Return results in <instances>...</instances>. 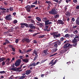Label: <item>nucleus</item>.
<instances>
[{"instance_id": "46", "label": "nucleus", "mask_w": 79, "mask_h": 79, "mask_svg": "<svg viewBox=\"0 0 79 79\" xmlns=\"http://www.w3.org/2000/svg\"><path fill=\"white\" fill-rule=\"evenodd\" d=\"M31 8H32L33 7H35V5H31Z\"/></svg>"}, {"instance_id": "57", "label": "nucleus", "mask_w": 79, "mask_h": 79, "mask_svg": "<svg viewBox=\"0 0 79 79\" xmlns=\"http://www.w3.org/2000/svg\"><path fill=\"white\" fill-rule=\"evenodd\" d=\"M12 50L13 52H15L16 51V50H15V49L14 48H12Z\"/></svg>"}, {"instance_id": "3", "label": "nucleus", "mask_w": 79, "mask_h": 79, "mask_svg": "<svg viewBox=\"0 0 79 79\" xmlns=\"http://www.w3.org/2000/svg\"><path fill=\"white\" fill-rule=\"evenodd\" d=\"M5 19L6 20H12V18H11V15H6L5 17Z\"/></svg>"}, {"instance_id": "25", "label": "nucleus", "mask_w": 79, "mask_h": 79, "mask_svg": "<svg viewBox=\"0 0 79 79\" xmlns=\"http://www.w3.org/2000/svg\"><path fill=\"white\" fill-rule=\"evenodd\" d=\"M56 42L57 43V44L58 45H61V41H57Z\"/></svg>"}, {"instance_id": "59", "label": "nucleus", "mask_w": 79, "mask_h": 79, "mask_svg": "<svg viewBox=\"0 0 79 79\" xmlns=\"http://www.w3.org/2000/svg\"><path fill=\"white\" fill-rule=\"evenodd\" d=\"M57 50H58V49L57 48H55L53 50V52H56L57 51Z\"/></svg>"}, {"instance_id": "9", "label": "nucleus", "mask_w": 79, "mask_h": 79, "mask_svg": "<svg viewBox=\"0 0 79 79\" xmlns=\"http://www.w3.org/2000/svg\"><path fill=\"white\" fill-rule=\"evenodd\" d=\"M64 37H65V38H70V35L67 34L65 35L64 36H63Z\"/></svg>"}, {"instance_id": "17", "label": "nucleus", "mask_w": 79, "mask_h": 79, "mask_svg": "<svg viewBox=\"0 0 79 79\" xmlns=\"http://www.w3.org/2000/svg\"><path fill=\"white\" fill-rule=\"evenodd\" d=\"M36 66V64H35V63H33L31 64H30L29 65V67H31V66Z\"/></svg>"}, {"instance_id": "33", "label": "nucleus", "mask_w": 79, "mask_h": 79, "mask_svg": "<svg viewBox=\"0 0 79 79\" xmlns=\"http://www.w3.org/2000/svg\"><path fill=\"white\" fill-rule=\"evenodd\" d=\"M5 41L6 42V44H10V41L8 40V39L5 40Z\"/></svg>"}, {"instance_id": "49", "label": "nucleus", "mask_w": 79, "mask_h": 79, "mask_svg": "<svg viewBox=\"0 0 79 79\" xmlns=\"http://www.w3.org/2000/svg\"><path fill=\"white\" fill-rule=\"evenodd\" d=\"M24 26H25L26 27H28V26H29V25L27 24L24 23Z\"/></svg>"}, {"instance_id": "24", "label": "nucleus", "mask_w": 79, "mask_h": 79, "mask_svg": "<svg viewBox=\"0 0 79 79\" xmlns=\"http://www.w3.org/2000/svg\"><path fill=\"white\" fill-rule=\"evenodd\" d=\"M38 52H37V51H36V50L35 49V50H34V51L33 52V53H34L35 55H36V56H37V55H37V53Z\"/></svg>"}, {"instance_id": "56", "label": "nucleus", "mask_w": 79, "mask_h": 79, "mask_svg": "<svg viewBox=\"0 0 79 79\" xmlns=\"http://www.w3.org/2000/svg\"><path fill=\"white\" fill-rule=\"evenodd\" d=\"M29 31L30 32H34V31L31 29H29Z\"/></svg>"}, {"instance_id": "20", "label": "nucleus", "mask_w": 79, "mask_h": 79, "mask_svg": "<svg viewBox=\"0 0 79 79\" xmlns=\"http://www.w3.org/2000/svg\"><path fill=\"white\" fill-rule=\"evenodd\" d=\"M53 45V46L55 48H57V47H58V45L56 42L54 43Z\"/></svg>"}, {"instance_id": "54", "label": "nucleus", "mask_w": 79, "mask_h": 79, "mask_svg": "<svg viewBox=\"0 0 79 79\" xmlns=\"http://www.w3.org/2000/svg\"><path fill=\"white\" fill-rule=\"evenodd\" d=\"M9 47H10V48H13V46L12 45H11V44H10L9 45Z\"/></svg>"}, {"instance_id": "1", "label": "nucleus", "mask_w": 79, "mask_h": 79, "mask_svg": "<svg viewBox=\"0 0 79 79\" xmlns=\"http://www.w3.org/2000/svg\"><path fill=\"white\" fill-rule=\"evenodd\" d=\"M21 60L19 59L17 60L15 63V66L17 67L18 66H19L20 65V64H21Z\"/></svg>"}, {"instance_id": "50", "label": "nucleus", "mask_w": 79, "mask_h": 79, "mask_svg": "<svg viewBox=\"0 0 79 79\" xmlns=\"http://www.w3.org/2000/svg\"><path fill=\"white\" fill-rule=\"evenodd\" d=\"M31 23H33V24H35V21L33 20H31Z\"/></svg>"}, {"instance_id": "11", "label": "nucleus", "mask_w": 79, "mask_h": 79, "mask_svg": "<svg viewBox=\"0 0 79 79\" xmlns=\"http://www.w3.org/2000/svg\"><path fill=\"white\" fill-rule=\"evenodd\" d=\"M58 23L61 24H64V22L61 19L58 20Z\"/></svg>"}, {"instance_id": "31", "label": "nucleus", "mask_w": 79, "mask_h": 79, "mask_svg": "<svg viewBox=\"0 0 79 79\" xmlns=\"http://www.w3.org/2000/svg\"><path fill=\"white\" fill-rule=\"evenodd\" d=\"M33 5H37V1L36 0L35 2H34L33 3H32Z\"/></svg>"}, {"instance_id": "61", "label": "nucleus", "mask_w": 79, "mask_h": 79, "mask_svg": "<svg viewBox=\"0 0 79 79\" xmlns=\"http://www.w3.org/2000/svg\"><path fill=\"white\" fill-rule=\"evenodd\" d=\"M7 60H8L7 61L8 63H7V64H8V63H9V62H10V60L9 58H7Z\"/></svg>"}, {"instance_id": "13", "label": "nucleus", "mask_w": 79, "mask_h": 79, "mask_svg": "<svg viewBox=\"0 0 79 79\" xmlns=\"http://www.w3.org/2000/svg\"><path fill=\"white\" fill-rule=\"evenodd\" d=\"M6 59V58L4 57H2L0 58V62H2V61H5V60Z\"/></svg>"}, {"instance_id": "15", "label": "nucleus", "mask_w": 79, "mask_h": 79, "mask_svg": "<svg viewBox=\"0 0 79 79\" xmlns=\"http://www.w3.org/2000/svg\"><path fill=\"white\" fill-rule=\"evenodd\" d=\"M25 8L27 9H31V7L30 5H27L26 6H25Z\"/></svg>"}, {"instance_id": "21", "label": "nucleus", "mask_w": 79, "mask_h": 79, "mask_svg": "<svg viewBox=\"0 0 79 79\" xmlns=\"http://www.w3.org/2000/svg\"><path fill=\"white\" fill-rule=\"evenodd\" d=\"M36 19L38 21H39L40 22L42 20V19H40V18L38 17H36Z\"/></svg>"}, {"instance_id": "42", "label": "nucleus", "mask_w": 79, "mask_h": 79, "mask_svg": "<svg viewBox=\"0 0 79 79\" xmlns=\"http://www.w3.org/2000/svg\"><path fill=\"white\" fill-rule=\"evenodd\" d=\"M67 6H66L64 7V11H65V12L67 11V9H68V8H67V7H66Z\"/></svg>"}, {"instance_id": "5", "label": "nucleus", "mask_w": 79, "mask_h": 79, "mask_svg": "<svg viewBox=\"0 0 79 79\" xmlns=\"http://www.w3.org/2000/svg\"><path fill=\"white\" fill-rule=\"evenodd\" d=\"M73 45L70 44L69 43H67L66 44H65L64 46V48H68L69 47H72Z\"/></svg>"}, {"instance_id": "64", "label": "nucleus", "mask_w": 79, "mask_h": 79, "mask_svg": "<svg viewBox=\"0 0 79 79\" xmlns=\"http://www.w3.org/2000/svg\"><path fill=\"white\" fill-rule=\"evenodd\" d=\"M26 10L27 11V12H29V13H30V12H31L30 9H26Z\"/></svg>"}, {"instance_id": "44", "label": "nucleus", "mask_w": 79, "mask_h": 79, "mask_svg": "<svg viewBox=\"0 0 79 79\" xmlns=\"http://www.w3.org/2000/svg\"><path fill=\"white\" fill-rule=\"evenodd\" d=\"M74 38H75V39H78V38H79V36L77 35H75Z\"/></svg>"}, {"instance_id": "34", "label": "nucleus", "mask_w": 79, "mask_h": 79, "mask_svg": "<svg viewBox=\"0 0 79 79\" xmlns=\"http://www.w3.org/2000/svg\"><path fill=\"white\" fill-rule=\"evenodd\" d=\"M35 56V57L34 58L33 61H35V60L37 59V58H38V55Z\"/></svg>"}, {"instance_id": "45", "label": "nucleus", "mask_w": 79, "mask_h": 79, "mask_svg": "<svg viewBox=\"0 0 79 79\" xmlns=\"http://www.w3.org/2000/svg\"><path fill=\"white\" fill-rule=\"evenodd\" d=\"M6 73V72L3 71H1L0 72V74H3L4 73Z\"/></svg>"}, {"instance_id": "58", "label": "nucleus", "mask_w": 79, "mask_h": 79, "mask_svg": "<svg viewBox=\"0 0 79 79\" xmlns=\"http://www.w3.org/2000/svg\"><path fill=\"white\" fill-rule=\"evenodd\" d=\"M77 27V25H76L75 26H73V29H75Z\"/></svg>"}, {"instance_id": "37", "label": "nucleus", "mask_w": 79, "mask_h": 79, "mask_svg": "<svg viewBox=\"0 0 79 79\" xmlns=\"http://www.w3.org/2000/svg\"><path fill=\"white\" fill-rule=\"evenodd\" d=\"M45 36V35H41L39 37V38H44Z\"/></svg>"}, {"instance_id": "48", "label": "nucleus", "mask_w": 79, "mask_h": 79, "mask_svg": "<svg viewBox=\"0 0 79 79\" xmlns=\"http://www.w3.org/2000/svg\"><path fill=\"white\" fill-rule=\"evenodd\" d=\"M58 61V60H55L54 62L52 64H53L54 65H55L56 63V61Z\"/></svg>"}, {"instance_id": "4", "label": "nucleus", "mask_w": 79, "mask_h": 79, "mask_svg": "<svg viewBox=\"0 0 79 79\" xmlns=\"http://www.w3.org/2000/svg\"><path fill=\"white\" fill-rule=\"evenodd\" d=\"M77 42V39H76L74 38L73 40V43L74 44H73V47H76V46H77V43H76Z\"/></svg>"}, {"instance_id": "29", "label": "nucleus", "mask_w": 79, "mask_h": 79, "mask_svg": "<svg viewBox=\"0 0 79 79\" xmlns=\"http://www.w3.org/2000/svg\"><path fill=\"white\" fill-rule=\"evenodd\" d=\"M70 37H71V38H74L75 37V35L74 34H71L70 35Z\"/></svg>"}, {"instance_id": "8", "label": "nucleus", "mask_w": 79, "mask_h": 79, "mask_svg": "<svg viewBox=\"0 0 79 79\" xmlns=\"http://www.w3.org/2000/svg\"><path fill=\"white\" fill-rule=\"evenodd\" d=\"M76 24V25H79V16L78 18L75 21Z\"/></svg>"}, {"instance_id": "36", "label": "nucleus", "mask_w": 79, "mask_h": 79, "mask_svg": "<svg viewBox=\"0 0 79 79\" xmlns=\"http://www.w3.org/2000/svg\"><path fill=\"white\" fill-rule=\"evenodd\" d=\"M9 10L10 11H14V10H13V8L12 7H11L10 8Z\"/></svg>"}, {"instance_id": "23", "label": "nucleus", "mask_w": 79, "mask_h": 79, "mask_svg": "<svg viewBox=\"0 0 79 79\" xmlns=\"http://www.w3.org/2000/svg\"><path fill=\"white\" fill-rule=\"evenodd\" d=\"M47 17H44L43 18L42 20L44 22H45V21H47Z\"/></svg>"}, {"instance_id": "41", "label": "nucleus", "mask_w": 79, "mask_h": 79, "mask_svg": "<svg viewBox=\"0 0 79 79\" xmlns=\"http://www.w3.org/2000/svg\"><path fill=\"white\" fill-rule=\"evenodd\" d=\"M56 54H57V53H55L53 55H51L50 56V57H52V56H54V55H56Z\"/></svg>"}, {"instance_id": "47", "label": "nucleus", "mask_w": 79, "mask_h": 79, "mask_svg": "<svg viewBox=\"0 0 79 79\" xmlns=\"http://www.w3.org/2000/svg\"><path fill=\"white\" fill-rule=\"evenodd\" d=\"M71 20L73 22H74V21H75V19L73 17L72 18Z\"/></svg>"}, {"instance_id": "22", "label": "nucleus", "mask_w": 79, "mask_h": 79, "mask_svg": "<svg viewBox=\"0 0 79 79\" xmlns=\"http://www.w3.org/2000/svg\"><path fill=\"white\" fill-rule=\"evenodd\" d=\"M60 36H61V34L60 33H59L58 34H56L55 35V37L57 38L59 37H60Z\"/></svg>"}, {"instance_id": "7", "label": "nucleus", "mask_w": 79, "mask_h": 79, "mask_svg": "<svg viewBox=\"0 0 79 79\" xmlns=\"http://www.w3.org/2000/svg\"><path fill=\"white\" fill-rule=\"evenodd\" d=\"M58 34V32H54L52 33H51V35H53V37H55V35L56 34Z\"/></svg>"}, {"instance_id": "6", "label": "nucleus", "mask_w": 79, "mask_h": 79, "mask_svg": "<svg viewBox=\"0 0 79 79\" xmlns=\"http://www.w3.org/2000/svg\"><path fill=\"white\" fill-rule=\"evenodd\" d=\"M50 20H47V21L45 22V25H49V24H52V22H49Z\"/></svg>"}, {"instance_id": "40", "label": "nucleus", "mask_w": 79, "mask_h": 79, "mask_svg": "<svg viewBox=\"0 0 79 79\" xmlns=\"http://www.w3.org/2000/svg\"><path fill=\"white\" fill-rule=\"evenodd\" d=\"M13 23L14 24H16V23H18V21H17L16 20H15L13 21Z\"/></svg>"}, {"instance_id": "19", "label": "nucleus", "mask_w": 79, "mask_h": 79, "mask_svg": "<svg viewBox=\"0 0 79 79\" xmlns=\"http://www.w3.org/2000/svg\"><path fill=\"white\" fill-rule=\"evenodd\" d=\"M65 15L67 16H70L71 14L70 13V12L69 11H67L65 14Z\"/></svg>"}, {"instance_id": "30", "label": "nucleus", "mask_w": 79, "mask_h": 79, "mask_svg": "<svg viewBox=\"0 0 79 79\" xmlns=\"http://www.w3.org/2000/svg\"><path fill=\"white\" fill-rule=\"evenodd\" d=\"M11 71H17V68H11Z\"/></svg>"}, {"instance_id": "55", "label": "nucleus", "mask_w": 79, "mask_h": 79, "mask_svg": "<svg viewBox=\"0 0 79 79\" xmlns=\"http://www.w3.org/2000/svg\"><path fill=\"white\" fill-rule=\"evenodd\" d=\"M5 64V61H3L2 63V66H4Z\"/></svg>"}, {"instance_id": "27", "label": "nucleus", "mask_w": 79, "mask_h": 79, "mask_svg": "<svg viewBox=\"0 0 79 79\" xmlns=\"http://www.w3.org/2000/svg\"><path fill=\"white\" fill-rule=\"evenodd\" d=\"M40 26L41 27H44V23H40Z\"/></svg>"}, {"instance_id": "32", "label": "nucleus", "mask_w": 79, "mask_h": 79, "mask_svg": "<svg viewBox=\"0 0 79 79\" xmlns=\"http://www.w3.org/2000/svg\"><path fill=\"white\" fill-rule=\"evenodd\" d=\"M60 17V15L58 14H57L54 16V18H59Z\"/></svg>"}, {"instance_id": "60", "label": "nucleus", "mask_w": 79, "mask_h": 79, "mask_svg": "<svg viewBox=\"0 0 79 79\" xmlns=\"http://www.w3.org/2000/svg\"><path fill=\"white\" fill-rule=\"evenodd\" d=\"M33 43H34V44H37V42L36 41V40H33Z\"/></svg>"}, {"instance_id": "51", "label": "nucleus", "mask_w": 79, "mask_h": 79, "mask_svg": "<svg viewBox=\"0 0 79 79\" xmlns=\"http://www.w3.org/2000/svg\"><path fill=\"white\" fill-rule=\"evenodd\" d=\"M71 0H66V2H67V3H68L69 2H71Z\"/></svg>"}, {"instance_id": "35", "label": "nucleus", "mask_w": 79, "mask_h": 79, "mask_svg": "<svg viewBox=\"0 0 79 79\" xmlns=\"http://www.w3.org/2000/svg\"><path fill=\"white\" fill-rule=\"evenodd\" d=\"M22 42L23 43H24L25 42H26V38H24L22 40Z\"/></svg>"}, {"instance_id": "62", "label": "nucleus", "mask_w": 79, "mask_h": 79, "mask_svg": "<svg viewBox=\"0 0 79 79\" xmlns=\"http://www.w3.org/2000/svg\"><path fill=\"white\" fill-rule=\"evenodd\" d=\"M36 35H37V33H35L33 34L32 36L33 37H35Z\"/></svg>"}, {"instance_id": "43", "label": "nucleus", "mask_w": 79, "mask_h": 79, "mask_svg": "<svg viewBox=\"0 0 79 79\" xmlns=\"http://www.w3.org/2000/svg\"><path fill=\"white\" fill-rule=\"evenodd\" d=\"M32 49H28V50L26 51V53H29V52H30L31 51Z\"/></svg>"}, {"instance_id": "63", "label": "nucleus", "mask_w": 79, "mask_h": 79, "mask_svg": "<svg viewBox=\"0 0 79 79\" xmlns=\"http://www.w3.org/2000/svg\"><path fill=\"white\" fill-rule=\"evenodd\" d=\"M76 9H77V10H79V5L77 6L76 7Z\"/></svg>"}, {"instance_id": "10", "label": "nucleus", "mask_w": 79, "mask_h": 79, "mask_svg": "<svg viewBox=\"0 0 79 79\" xmlns=\"http://www.w3.org/2000/svg\"><path fill=\"white\" fill-rule=\"evenodd\" d=\"M26 74L27 75H28V74H29L31 73V71L30 70H27L26 71Z\"/></svg>"}, {"instance_id": "14", "label": "nucleus", "mask_w": 79, "mask_h": 79, "mask_svg": "<svg viewBox=\"0 0 79 79\" xmlns=\"http://www.w3.org/2000/svg\"><path fill=\"white\" fill-rule=\"evenodd\" d=\"M49 26V25H45V27L44 29V31H47V30Z\"/></svg>"}, {"instance_id": "39", "label": "nucleus", "mask_w": 79, "mask_h": 79, "mask_svg": "<svg viewBox=\"0 0 79 79\" xmlns=\"http://www.w3.org/2000/svg\"><path fill=\"white\" fill-rule=\"evenodd\" d=\"M54 60H52L49 63V64H53V63Z\"/></svg>"}, {"instance_id": "38", "label": "nucleus", "mask_w": 79, "mask_h": 79, "mask_svg": "<svg viewBox=\"0 0 79 79\" xmlns=\"http://www.w3.org/2000/svg\"><path fill=\"white\" fill-rule=\"evenodd\" d=\"M73 34H77L78 32L77 30H76L73 31Z\"/></svg>"}, {"instance_id": "26", "label": "nucleus", "mask_w": 79, "mask_h": 79, "mask_svg": "<svg viewBox=\"0 0 79 79\" xmlns=\"http://www.w3.org/2000/svg\"><path fill=\"white\" fill-rule=\"evenodd\" d=\"M29 27L30 28L32 29H35V27L34 26H29Z\"/></svg>"}, {"instance_id": "52", "label": "nucleus", "mask_w": 79, "mask_h": 79, "mask_svg": "<svg viewBox=\"0 0 79 79\" xmlns=\"http://www.w3.org/2000/svg\"><path fill=\"white\" fill-rule=\"evenodd\" d=\"M15 43L16 44H18V42H19V40L18 39H16L15 40Z\"/></svg>"}, {"instance_id": "2", "label": "nucleus", "mask_w": 79, "mask_h": 79, "mask_svg": "<svg viewBox=\"0 0 79 79\" xmlns=\"http://www.w3.org/2000/svg\"><path fill=\"white\" fill-rule=\"evenodd\" d=\"M49 14L52 15H55L57 14L56 10L54 9H52L51 11L49 12Z\"/></svg>"}, {"instance_id": "12", "label": "nucleus", "mask_w": 79, "mask_h": 79, "mask_svg": "<svg viewBox=\"0 0 79 79\" xmlns=\"http://www.w3.org/2000/svg\"><path fill=\"white\" fill-rule=\"evenodd\" d=\"M22 61H23V62H25V63H28L29 62V60L28 59H23Z\"/></svg>"}, {"instance_id": "53", "label": "nucleus", "mask_w": 79, "mask_h": 79, "mask_svg": "<svg viewBox=\"0 0 79 79\" xmlns=\"http://www.w3.org/2000/svg\"><path fill=\"white\" fill-rule=\"evenodd\" d=\"M64 40V38L63 37H61L60 39V41H63Z\"/></svg>"}, {"instance_id": "28", "label": "nucleus", "mask_w": 79, "mask_h": 79, "mask_svg": "<svg viewBox=\"0 0 79 79\" xmlns=\"http://www.w3.org/2000/svg\"><path fill=\"white\" fill-rule=\"evenodd\" d=\"M20 25H21V27L22 28H23V27H24V23H21L20 24Z\"/></svg>"}, {"instance_id": "16", "label": "nucleus", "mask_w": 79, "mask_h": 79, "mask_svg": "<svg viewBox=\"0 0 79 79\" xmlns=\"http://www.w3.org/2000/svg\"><path fill=\"white\" fill-rule=\"evenodd\" d=\"M25 42L27 43H29L31 42V40H29L28 38H25Z\"/></svg>"}, {"instance_id": "18", "label": "nucleus", "mask_w": 79, "mask_h": 79, "mask_svg": "<svg viewBox=\"0 0 79 79\" xmlns=\"http://www.w3.org/2000/svg\"><path fill=\"white\" fill-rule=\"evenodd\" d=\"M44 56L47 55L48 54V53H47V51H46L45 50H44Z\"/></svg>"}]
</instances>
